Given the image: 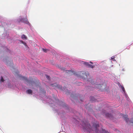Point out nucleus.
<instances>
[{
  "mask_svg": "<svg viewBox=\"0 0 133 133\" xmlns=\"http://www.w3.org/2000/svg\"><path fill=\"white\" fill-rule=\"evenodd\" d=\"M61 70L63 71H65V69L64 68H61Z\"/></svg>",
  "mask_w": 133,
  "mask_h": 133,
  "instance_id": "18",
  "label": "nucleus"
},
{
  "mask_svg": "<svg viewBox=\"0 0 133 133\" xmlns=\"http://www.w3.org/2000/svg\"><path fill=\"white\" fill-rule=\"evenodd\" d=\"M131 119L132 120V122L131 123H133V118H132Z\"/></svg>",
  "mask_w": 133,
  "mask_h": 133,
  "instance_id": "20",
  "label": "nucleus"
},
{
  "mask_svg": "<svg viewBox=\"0 0 133 133\" xmlns=\"http://www.w3.org/2000/svg\"><path fill=\"white\" fill-rule=\"evenodd\" d=\"M90 62L92 64H93L92 62Z\"/></svg>",
  "mask_w": 133,
  "mask_h": 133,
  "instance_id": "22",
  "label": "nucleus"
},
{
  "mask_svg": "<svg viewBox=\"0 0 133 133\" xmlns=\"http://www.w3.org/2000/svg\"><path fill=\"white\" fill-rule=\"evenodd\" d=\"M66 71H68V72L69 73V74L70 75H72L73 74V72L70 70H66Z\"/></svg>",
  "mask_w": 133,
  "mask_h": 133,
  "instance_id": "9",
  "label": "nucleus"
},
{
  "mask_svg": "<svg viewBox=\"0 0 133 133\" xmlns=\"http://www.w3.org/2000/svg\"><path fill=\"white\" fill-rule=\"evenodd\" d=\"M43 51L44 52H47V51L48 50L46 49H42Z\"/></svg>",
  "mask_w": 133,
  "mask_h": 133,
  "instance_id": "14",
  "label": "nucleus"
},
{
  "mask_svg": "<svg viewBox=\"0 0 133 133\" xmlns=\"http://www.w3.org/2000/svg\"><path fill=\"white\" fill-rule=\"evenodd\" d=\"M21 21L25 23L28 24H29V22L28 21V19L27 18L22 19L21 20Z\"/></svg>",
  "mask_w": 133,
  "mask_h": 133,
  "instance_id": "3",
  "label": "nucleus"
},
{
  "mask_svg": "<svg viewBox=\"0 0 133 133\" xmlns=\"http://www.w3.org/2000/svg\"><path fill=\"white\" fill-rule=\"evenodd\" d=\"M20 77L21 78V79H22L23 80H25L27 82H29V81L27 79L26 77H25L24 76H21Z\"/></svg>",
  "mask_w": 133,
  "mask_h": 133,
  "instance_id": "6",
  "label": "nucleus"
},
{
  "mask_svg": "<svg viewBox=\"0 0 133 133\" xmlns=\"http://www.w3.org/2000/svg\"><path fill=\"white\" fill-rule=\"evenodd\" d=\"M123 117L126 122H128L129 120V119L128 118V115H123Z\"/></svg>",
  "mask_w": 133,
  "mask_h": 133,
  "instance_id": "2",
  "label": "nucleus"
},
{
  "mask_svg": "<svg viewBox=\"0 0 133 133\" xmlns=\"http://www.w3.org/2000/svg\"><path fill=\"white\" fill-rule=\"evenodd\" d=\"M95 84L96 85H101V84H103L102 83H101V82H97V83H96V84Z\"/></svg>",
  "mask_w": 133,
  "mask_h": 133,
  "instance_id": "13",
  "label": "nucleus"
},
{
  "mask_svg": "<svg viewBox=\"0 0 133 133\" xmlns=\"http://www.w3.org/2000/svg\"><path fill=\"white\" fill-rule=\"evenodd\" d=\"M27 93H28V94H30L32 93V91L30 89H29L26 91Z\"/></svg>",
  "mask_w": 133,
  "mask_h": 133,
  "instance_id": "8",
  "label": "nucleus"
},
{
  "mask_svg": "<svg viewBox=\"0 0 133 133\" xmlns=\"http://www.w3.org/2000/svg\"><path fill=\"white\" fill-rule=\"evenodd\" d=\"M88 81H89V82H90L92 84V83L93 82V81L92 80V79H91V78L89 79L88 80Z\"/></svg>",
  "mask_w": 133,
  "mask_h": 133,
  "instance_id": "11",
  "label": "nucleus"
},
{
  "mask_svg": "<svg viewBox=\"0 0 133 133\" xmlns=\"http://www.w3.org/2000/svg\"><path fill=\"white\" fill-rule=\"evenodd\" d=\"M46 78L48 79H50V77L49 76H48V75H46Z\"/></svg>",
  "mask_w": 133,
  "mask_h": 133,
  "instance_id": "17",
  "label": "nucleus"
},
{
  "mask_svg": "<svg viewBox=\"0 0 133 133\" xmlns=\"http://www.w3.org/2000/svg\"><path fill=\"white\" fill-rule=\"evenodd\" d=\"M51 85L52 86H55V87H57V85H56V83H54V84H52Z\"/></svg>",
  "mask_w": 133,
  "mask_h": 133,
  "instance_id": "16",
  "label": "nucleus"
},
{
  "mask_svg": "<svg viewBox=\"0 0 133 133\" xmlns=\"http://www.w3.org/2000/svg\"><path fill=\"white\" fill-rule=\"evenodd\" d=\"M21 38H22L23 39H27L26 37L24 35H22L21 36Z\"/></svg>",
  "mask_w": 133,
  "mask_h": 133,
  "instance_id": "10",
  "label": "nucleus"
},
{
  "mask_svg": "<svg viewBox=\"0 0 133 133\" xmlns=\"http://www.w3.org/2000/svg\"><path fill=\"white\" fill-rule=\"evenodd\" d=\"M106 116L107 117H109L110 119L112 117V115L111 114H109L108 113H107L105 114Z\"/></svg>",
  "mask_w": 133,
  "mask_h": 133,
  "instance_id": "7",
  "label": "nucleus"
},
{
  "mask_svg": "<svg viewBox=\"0 0 133 133\" xmlns=\"http://www.w3.org/2000/svg\"><path fill=\"white\" fill-rule=\"evenodd\" d=\"M85 64L88 67L93 68L94 67V66L92 65L91 64H90L86 62L85 63Z\"/></svg>",
  "mask_w": 133,
  "mask_h": 133,
  "instance_id": "5",
  "label": "nucleus"
},
{
  "mask_svg": "<svg viewBox=\"0 0 133 133\" xmlns=\"http://www.w3.org/2000/svg\"><path fill=\"white\" fill-rule=\"evenodd\" d=\"M83 74V76H86V78L87 79L88 78V75L89 76V74L87 72H85L84 74L82 72H80V74Z\"/></svg>",
  "mask_w": 133,
  "mask_h": 133,
  "instance_id": "4",
  "label": "nucleus"
},
{
  "mask_svg": "<svg viewBox=\"0 0 133 133\" xmlns=\"http://www.w3.org/2000/svg\"><path fill=\"white\" fill-rule=\"evenodd\" d=\"M101 81V80L99 79H98L97 80V81H98L99 82Z\"/></svg>",
  "mask_w": 133,
  "mask_h": 133,
  "instance_id": "21",
  "label": "nucleus"
},
{
  "mask_svg": "<svg viewBox=\"0 0 133 133\" xmlns=\"http://www.w3.org/2000/svg\"><path fill=\"white\" fill-rule=\"evenodd\" d=\"M82 124L83 129L90 133L92 131L94 133H109L108 131L103 129H102L101 131H99L98 130V128L99 127V125L97 122L94 123L91 128L90 124L87 122L85 123L83 122Z\"/></svg>",
  "mask_w": 133,
  "mask_h": 133,
  "instance_id": "1",
  "label": "nucleus"
},
{
  "mask_svg": "<svg viewBox=\"0 0 133 133\" xmlns=\"http://www.w3.org/2000/svg\"><path fill=\"white\" fill-rule=\"evenodd\" d=\"M4 80L3 79V77L2 76L1 77V79L0 80L1 82H4Z\"/></svg>",
  "mask_w": 133,
  "mask_h": 133,
  "instance_id": "12",
  "label": "nucleus"
},
{
  "mask_svg": "<svg viewBox=\"0 0 133 133\" xmlns=\"http://www.w3.org/2000/svg\"><path fill=\"white\" fill-rule=\"evenodd\" d=\"M111 59L113 61H115V57L114 56L112 57L111 58Z\"/></svg>",
  "mask_w": 133,
  "mask_h": 133,
  "instance_id": "15",
  "label": "nucleus"
},
{
  "mask_svg": "<svg viewBox=\"0 0 133 133\" xmlns=\"http://www.w3.org/2000/svg\"><path fill=\"white\" fill-rule=\"evenodd\" d=\"M122 90H123L124 91H125V89H124V87H122Z\"/></svg>",
  "mask_w": 133,
  "mask_h": 133,
  "instance_id": "19",
  "label": "nucleus"
}]
</instances>
